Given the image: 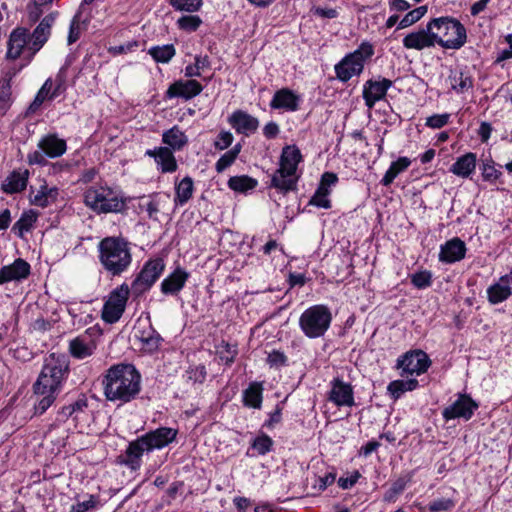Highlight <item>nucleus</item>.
<instances>
[{"label": "nucleus", "instance_id": "obj_30", "mask_svg": "<svg viewBox=\"0 0 512 512\" xmlns=\"http://www.w3.org/2000/svg\"><path fill=\"white\" fill-rule=\"evenodd\" d=\"M60 86L61 84H59L55 90L50 94V91L52 89V81L51 79H47L45 81V83L42 85V87L40 88V90L38 91V93L36 94L33 102L30 104L29 108H28V112L29 113H34L38 110V108L42 105V103L47 99V98H54L57 96L58 94V91L60 89Z\"/></svg>", "mask_w": 512, "mask_h": 512}, {"label": "nucleus", "instance_id": "obj_64", "mask_svg": "<svg viewBox=\"0 0 512 512\" xmlns=\"http://www.w3.org/2000/svg\"><path fill=\"white\" fill-rule=\"evenodd\" d=\"M137 46H138V44L135 41L128 42L126 44L110 47L109 52L112 53L113 55H120V54L127 53L129 51H132Z\"/></svg>", "mask_w": 512, "mask_h": 512}, {"label": "nucleus", "instance_id": "obj_23", "mask_svg": "<svg viewBox=\"0 0 512 512\" xmlns=\"http://www.w3.org/2000/svg\"><path fill=\"white\" fill-rule=\"evenodd\" d=\"M146 155L153 157L160 166L163 173L174 172L177 169V162L168 147H158L153 150H147Z\"/></svg>", "mask_w": 512, "mask_h": 512}, {"label": "nucleus", "instance_id": "obj_44", "mask_svg": "<svg viewBox=\"0 0 512 512\" xmlns=\"http://www.w3.org/2000/svg\"><path fill=\"white\" fill-rule=\"evenodd\" d=\"M170 4L179 11L196 12L202 6V0H170Z\"/></svg>", "mask_w": 512, "mask_h": 512}, {"label": "nucleus", "instance_id": "obj_46", "mask_svg": "<svg viewBox=\"0 0 512 512\" xmlns=\"http://www.w3.org/2000/svg\"><path fill=\"white\" fill-rule=\"evenodd\" d=\"M32 5L29 6V19L36 22L44 12V8L51 5L53 0H31Z\"/></svg>", "mask_w": 512, "mask_h": 512}, {"label": "nucleus", "instance_id": "obj_45", "mask_svg": "<svg viewBox=\"0 0 512 512\" xmlns=\"http://www.w3.org/2000/svg\"><path fill=\"white\" fill-rule=\"evenodd\" d=\"M454 507L455 501L450 498L434 499L428 505V509L431 512H446L452 510Z\"/></svg>", "mask_w": 512, "mask_h": 512}, {"label": "nucleus", "instance_id": "obj_63", "mask_svg": "<svg viewBox=\"0 0 512 512\" xmlns=\"http://www.w3.org/2000/svg\"><path fill=\"white\" fill-rule=\"evenodd\" d=\"M314 15L321 17V18H327V19H334L338 17L339 12L335 8H323V7H315L312 9Z\"/></svg>", "mask_w": 512, "mask_h": 512}, {"label": "nucleus", "instance_id": "obj_47", "mask_svg": "<svg viewBox=\"0 0 512 512\" xmlns=\"http://www.w3.org/2000/svg\"><path fill=\"white\" fill-rule=\"evenodd\" d=\"M302 161V155L300 150L295 145H290V191L294 190V183L292 181V177L296 173L297 164Z\"/></svg>", "mask_w": 512, "mask_h": 512}, {"label": "nucleus", "instance_id": "obj_11", "mask_svg": "<svg viewBox=\"0 0 512 512\" xmlns=\"http://www.w3.org/2000/svg\"><path fill=\"white\" fill-rule=\"evenodd\" d=\"M430 364L431 361L424 351L412 350L397 359L396 367L402 370L401 376L420 375L428 370Z\"/></svg>", "mask_w": 512, "mask_h": 512}, {"label": "nucleus", "instance_id": "obj_51", "mask_svg": "<svg viewBox=\"0 0 512 512\" xmlns=\"http://www.w3.org/2000/svg\"><path fill=\"white\" fill-rule=\"evenodd\" d=\"M338 181V177L333 172H325L321 176L320 184L317 190H320V193L330 194L329 187L335 185Z\"/></svg>", "mask_w": 512, "mask_h": 512}, {"label": "nucleus", "instance_id": "obj_12", "mask_svg": "<svg viewBox=\"0 0 512 512\" xmlns=\"http://www.w3.org/2000/svg\"><path fill=\"white\" fill-rule=\"evenodd\" d=\"M57 12H52L46 15L41 22L36 26L32 33H30L31 43L29 45V60L45 45L48 41L51 28L55 23Z\"/></svg>", "mask_w": 512, "mask_h": 512}, {"label": "nucleus", "instance_id": "obj_16", "mask_svg": "<svg viewBox=\"0 0 512 512\" xmlns=\"http://www.w3.org/2000/svg\"><path fill=\"white\" fill-rule=\"evenodd\" d=\"M328 399L338 407H351L355 404L353 387L340 378H334L331 381Z\"/></svg>", "mask_w": 512, "mask_h": 512}, {"label": "nucleus", "instance_id": "obj_41", "mask_svg": "<svg viewBox=\"0 0 512 512\" xmlns=\"http://www.w3.org/2000/svg\"><path fill=\"white\" fill-rule=\"evenodd\" d=\"M37 220L36 214L29 212L24 213L20 219L13 225L12 231H14L19 237H23L25 232H28L33 223Z\"/></svg>", "mask_w": 512, "mask_h": 512}, {"label": "nucleus", "instance_id": "obj_14", "mask_svg": "<svg viewBox=\"0 0 512 512\" xmlns=\"http://www.w3.org/2000/svg\"><path fill=\"white\" fill-rule=\"evenodd\" d=\"M30 43V32L27 28L17 27L13 29L7 42L6 58L16 60L25 51L29 55Z\"/></svg>", "mask_w": 512, "mask_h": 512}, {"label": "nucleus", "instance_id": "obj_6", "mask_svg": "<svg viewBox=\"0 0 512 512\" xmlns=\"http://www.w3.org/2000/svg\"><path fill=\"white\" fill-rule=\"evenodd\" d=\"M84 202L97 213L121 212L125 207L123 199L110 188H89L84 194Z\"/></svg>", "mask_w": 512, "mask_h": 512}, {"label": "nucleus", "instance_id": "obj_25", "mask_svg": "<svg viewBox=\"0 0 512 512\" xmlns=\"http://www.w3.org/2000/svg\"><path fill=\"white\" fill-rule=\"evenodd\" d=\"M38 147L50 158L62 156L67 149L65 140L58 138L55 134L44 136L39 141Z\"/></svg>", "mask_w": 512, "mask_h": 512}, {"label": "nucleus", "instance_id": "obj_54", "mask_svg": "<svg viewBox=\"0 0 512 512\" xmlns=\"http://www.w3.org/2000/svg\"><path fill=\"white\" fill-rule=\"evenodd\" d=\"M501 176V172L498 171L494 163L492 161L490 162H484L482 165V177L485 181H496Z\"/></svg>", "mask_w": 512, "mask_h": 512}, {"label": "nucleus", "instance_id": "obj_38", "mask_svg": "<svg viewBox=\"0 0 512 512\" xmlns=\"http://www.w3.org/2000/svg\"><path fill=\"white\" fill-rule=\"evenodd\" d=\"M175 48L172 44L151 47L148 53L156 62L167 63L175 55Z\"/></svg>", "mask_w": 512, "mask_h": 512}, {"label": "nucleus", "instance_id": "obj_59", "mask_svg": "<svg viewBox=\"0 0 512 512\" xmlns=\"http://www.w3.org/2000/svg\"><path fill=\"white\" fill-rule=\"evenodd\" d=\"M329 194L320 193V190H316L313 197L310 199L309 204L328 209L331 207V202L328 199Z\"/></svg>", "mask_w": 512, "mask_h": 512}, {"label": "nucleus", "instance_id": "obj_49", "mask_svg": "<svg viewBox=\"0 0 512 512\" xmlns=\"http://www.w3.org/2000/svg\"><path fill=\"white\" fill-rule=\"evenodd\" d=\"M16 72H9L0 80V101L8 102L11 97V81Z\"/></svg>", "mask_w": 512, "mask_h": 512}, {"label": "nucleus", "instance_id": "obj_53", "mask_svg": "<svg viewBox=\"0 0 512 512\" xmlns=\"http://www.w3.org/2000/svg\"><path fill=\"white\" fill-rule=\"evenodd\" d=\"M41 397L38 403L35 405V412L37 414H43L55 401L57 394L47 392L46 394H37Z\"/></svg>", "mask_w": 512, "mask_h": 512}, {"label": "nucleus", "instance_id": "obj_40", "mask_svg": "<svg viewBox=\"0 0 512 512\" xmlns=\"http://www.w3.org/2000/svg\"><path fill=\"white\" fill-rule=\"evenodd\" d=\"M139 339L142 342L143 349L147 352L156 351L162 341L160 334L153 329H150L148 332L143 331Z\"/></svg>", "mask_w": 512, "mask_h": 512}, {"label": "nucleus", "instance_id": "obj_20", "mask_svg": "<svg viewBox=\"0 0 512 512\" xmlns=\"http://www.w3.org/2000/svg\"><path fill=\"white\" fill-rule=\"evenodd\" d=\"M435 44L432 30H429L428 25L425 29L409 33L403 39V46L407 49L422 50Z\"/></svg>", "mask_w": 512, "mask_h": 512}, {"label": "nucleus", "instance_id": "obj_8", "mask_svg": "<svg viewBox=\"0 0 512 512\" xmlns=\"http://www.w3.org/2000/svg\"><path fill=\"white\" fill-rule=\"evenodd\" d=\"M67 372V365L64 362L55 360L47 361L34 384L35 394H58L64 375Z\"/></svg>", "mask_w": 512, "mask_h": 512}, {"label": "nucleus", "instance_id": "obj_22", "mask_svg": "<svg viewBox=\"0 0 512 512\" xmlns=\"http://www.w3.org/2000/svg\"><path fill=\"white\" fill-rule=\"evenodd\" d=\"M189 278V273L178 267L168 275L161 283V291L166 295H176L184 287Z\"/></svg>", "mask_w": 512, "mask_h": 512}, {"label": "nucleus", "instance_id": "obj_19", "mask_svg": "<svg viewBox=\"0 0 512 512\" xmlns=\"http://www.w3.org/2000/svg\"><path fill=\"white\" fill-rule=\"evenodd\" d=\"M203 90L202 85L193 79L186 81H176L167 90V96L182 97L184 99H191L199 95Z\"/></svg>", "mask_w": 512, "mask_h": 512}, {"label": "nucleus", "instance_id": "obj_36", "mask_svg": "<svg viewBox=\"0 0 512 512\" xmlns=\"http://www.w3.org/2000/svg\"><path fill=\"white\" fill-rule=\"evenodd\" d=\"M58 196L57 188H48L47 185H41L40 189L32 196L31 202L39 207H46L54 202Z\"/></svg>", "mask_w": 512, "mask_h": 512}, {"label": "nucleus", "instance_id": "obj_60", "mask_svg": "<svg viewBox=\"0 0 512 512\" xmlns=\"http://www.w3.org/2000/svg\"><path fill=\"white\" fill-rule=\"evenodd\" d=\"M233 135L229 131H221L214 145L218 150H224L232 144Z\"/></svg>", "mask_w": 512, "mask_h": 512}, {"label": "nucleus", "instance_id": "obj_4", "mask_svg": "<svg viewBox=\"0 0 512 512\" xmlns=\"http://www.w3.org/2000/svg\"><path fill=\"white\" fill-rule=\"evenodd\" d=\"M435 43L445 49H460L466 42L465 27L455 18L440 17L428 23Z\"/></svg>", "mask_w": 512, "mask_h": 512}, {"label": "nucleus", "instance_id": "obj_5", "mask_svg": "<svg viewBox=\"0 0 512 512\" xmlns=\"http://www.w3.org/2000/svg\"><path fill=\"white\" fill-rule=\"evenodd\" d=\"M332 321V314L325 305H314L306 309L300 317V327L309 338H318L325 334Z\"/></svg>", "mask_w": 512, "mask_h": 512}, {"label": "nucleus", "instance_id": "obj_57", "mask_svg": "<svg viewBox=\"0 0 512 512\" xmlns=\"http://www.w3.org/2000/svg\"><path fill=\"white\" fill-rule=\"evenodd\" d=\"M187 378L194 383H202L206 378V370L202 365L191 367L186 371Z\"/></svg>", "mask_w": 512, "mask_h": 512}, {"label": "nucleus", "instance_id": "obj_43", "mask_svg": "<svg viewBox=\"0 0 512 512\" xmlns=\"http://www.w3.org/2000/svg\"><path fill=\"white\" fill-rule=\"evenodd\" d=\"M241 146L239 144L235 145L232 149L225 152L219 160L216 162L215 168L218 173L223 172L226 168L231 166L236 160L238 154L240 153Z\"/></svg>", "mask_w": 512, "mask_h": 512}, {"label": "nucleus", "instance_id": "obj_17", "mask_svg": "<svg viewBox=\"0 0 512 512\" xmlns=\"http://www.w3.org/2000/svg\"><path fill=\"white\" fill-rule=\"evenodd\" d=\"M391 86L392 81L386 78L378 81L368 80L363 88V98L365 100V104L369 108H372L377 101L385 97L387 90Z\"/></svg>", "mask_w": 512, "mask_h": 512}, {"label": "nucleus", "instance_id": "obj_3", "mask_svg": "<svg viewBox=\"0 0 512 512\" xmlns=\"http://www.w3.org/2000/svg\"><path fill=\"white\" fill-rule=\"evenodd\" d=\"M99 260L112 276L122 274L132 261L128 242L117 237L104 238L99 243Z\"/></svg>", "mask_w": 512, "mask_h": 512}, {"label": "nucleus", "instance_id": "obj_1", "mask_svg": "<svg viewBox=\"0 0 512 512\" xmlns=\"http://www.w3.org/2000/svg\"><path fill=\"white\" fill-rule=\"evenodd\" d=\"M102 384L108 400L126 403L139 394L141 375L133 365L116 364L107 370Z\"/></svg>", "mask_w": 512, "mask_h": 512}, {"label": "nucleus", "instance_id": "obj_7", "mask_svg": "<svg viewBox=\"0 0 512 512\" xmlns=\"http://www.w3.org/2000/svg\"><path fill=\"white\" fill-rule=\"evenodd\" d=\"M373 47L369 43H362L354 52L346 55L339 63L335 65L337 78L342 82H347L353 76L362 73L365 61L373 55Z\"/></svg>", "mask_w": 512, "mask_h": 512}, {"label": "nucleus", "instance_id": "obj_15", "mask_svg": "<svg viewBox=\"0 0 512 512\" xmlns=\"http://www.w3.org/2000/svg\"><path fill=\"white\" fill-rule=\"evenodd\" d=\"M478 404L468 395H460L459 398L450 406L443 410V417L446 420L455 418H464L469 420Z\"/></svg>", "mask_w": 512, "mask_h": 512}, {"label": "nucleus", "instance_id": "obj_42", "mask_svg": "<svg viewBox=\"0 0 512 512\" xmlns=\"http://www.w3.org/2000/svg\"><path fill=\"white\" fill-rule=\"evenodd\" d=\"M428 11L426 5L419 6L411 11H409L399 22L397 29L407 28L414 23L418 22Z\"/></svg>", "mask_w": 512, "mask_h": 512}, {"label": "nucleus", "instance_id": "obj_39", "mask_svg": "<svg viewBox=\"0 0 512 512\" xmlns=\"http://www.w3.org/2000/svg\"><path fill=\"white\" fill-rule=\"evenodd\" d=\"M449 78L452 89L458 93H463L473 86L472 78L463 72H455Z\"/></svg>", "mask_w": 512, "mask_h": 512}, {"label": "nucleus", "instance_id": "obj_18", "mask_svg": "<svg viewBox=\"0 0 512 512\" xmlns=\"http://www.w3.org/2000/svg\"><path fill=\"white\" fill-rule=\"evenodd\" d=\"M29 273L30 265L25 260L18 258L11 265L3 266L0 269V285L25 279Z\"/></svg>", "mask_w": 512, "mask_h": 512}, {"label": "nucleus", "instance_id": "obj_58", "mask_svg": "<svg viewBox=\"0 0 512 512\" xmlns=\"http://www.w3.org/2000/svg\"><path fill=\"white\" fill-rule=\"evenodd\" d=\"M267 362L271 367H282L285 365L286 355L284 354V352L273 350L268 354Z\"/></svg>", "mask_w": 512, "mask_h": 512}, {"label": "nucleus", "instance_id": "obj_21", "mask_svg": "<svg viewBox=\"0 0 512 512\" xmlns=\"http://www.w3.org/2000/svg\"><path fill=\"white\" fill-rule=\"evenodd\" d=\"M466 246L459 238H453L441 246L439 260L445 263H454L465 257Z\"/></svg>", "mask_w": 512, "mask_h": 512}, {"label": "nucleus", "instance_id": "obj_62", "mask_svg": "<svg viewBox=\"0 0 512 512\" xmlns=\"http://www.w3.org/2000/svg\"><path fill=\"white\" fill-rule=\"evenodd\" d=\"M272 440L268 436H261L255 439L253 447L260 453L265 454L270 450Z\"/></svg>", "mask_w": 512, "mask_h": 512}, {"label": "nucleus", "instance_id": "obj_32", "mask_svg": "<svg viewBox=\"0 0 512 512\" xmlns=\"http://www.w3.org/2000/svg\"><path fill=\"white\" fill-rule=\"evenodd\" d=\"M410 164L411 161L407 157H399L396 161L392 162L381 180L382 185H390L398 176V174L405 171L410 166Z\"/></svg>", "mask_w": 512, "mask_h": 512}, {"label": "nucleus", "instance_id": "obj_31", "mask_svg": "<svg viewBox=\"0 0 512 512\" xmlns=\"http://www.w3.org/2000/svg\"><path fill=\"white\" fill-rule=\"evenodd\" d=\"M512 295V287L504 284L500 280L488 287L487 297L491 304H498Z\"/></svg>", "mask_w": 512, "mask_h": 512}, {"label": "nucleus", "instance_id": "obj_10", "mask_svg": "<svg viewBox=\"0 0 512 512\" xmlns=\"http://www.w3.org/2000/svg\"><path fill=\"white\" fill-rule=\"evenodd\" d=\"M164 268L165 264L160 258L146 262L131 285L133 292L139 295L150 289L160 277Z\"/></svg>", "mask_w": 512, "mask_h": 512}, {"label": "nucleus", "instance_id": "obj_29", "mask_svg": "<svg viewBox=\"0 0 512 512\" xmlns=\"http://www.w3.org/2000/svg\"><path fill=\"white\" fill-rule=\"evenodd\" d=\"M162 141L170 149L181 150L187 144L188 138L178 126H174L163 133Z\"/></svg>", "mask_w": 512, "mask_h": 512}, {"label": "nucleus", "instance_id": "obj_35", "mask_svg": "<svg viewBox=\"0 0 512 512\" xmlns=\"http://www.w3.org/2000/svg\"><path fill=\"white\" fill-rule=\"evenodd\" d=\"M263 386L259 382L251 383L243 393L244 404L252 408H260Z\"/></svg>", "mask_w": 512, "mask_h": 512}, {"label": "nucleus", "instance_id": "obj_33", "mask_svg": "<svg viewBox=\"0 0 512 512\" xmlns=\"http://www.w3.org/2000/svg\"><path fill=\"white\" fill-rule=\"evenodd\" d=\"M258 182L248 175L233 176L228 180V187L238 193H246L256 188Z\"/></svg>", "mask_w": 512, "mask_h": 512}, {"label": "nucleus", "instance_id": "obj_56", "mask_svg": "<svg viewBox=\"0 0 512 512\" xmlns=\"http://www.w3.org/2000/svg\"><path fill=\"white\" fill-rule=\"evenodd\" d=\"M336 478V474L333 472L326 473L323 476H319L315 480V484L313 486L318 492L324 491L329 485L333 484Z\"/></svg>", "mask_w": 512, "mask_h": 512}, {"label": "nucleus", "instance_id": "obj_27", "mask_svg": "<svg viewBox=\"0 0 512 512\" xmlns=\"http://www.w3.org/2000/svg\"><path fill=\"white\" fill-rule=\"evenodd\" d=\"M476 168V154L468 152L459 157L450 167V171L459 177H469Z\"/></svg>", "mask_w": 512, "mask_h": 512}, {"label": "nucleus", "instance_id": "obj_13", "mask_svg": "<svg viewBox=\"0 0 512 512\" xmlns=\"http://www.w3.org/2000/svg\"><path fill=\"white\" fill-rule=\"evenodd\" d=\"M270 187L275 190L271 197L277 202L288 192V145L282 148L280 166L271 177Z\"/></svg>", "mask_w": 512, "mask_h": 512}, {"label": "nucleus", "instance_id": "obj_28", "mask_svg": "<svg viewBox=\"0 0 512 512\" xmlns=\"http://www.w3.org/2000/svg\"><path fill=\"white\" fill-rule=\"evenodd\" d=\"M28 171L13 172L2 183V189L8 194L18 193L24 190L27 186Z\"/></svg>", "mask_w": 512, "mask_h": 512}, {"label": "nucleus", "instance_id": "obj_26", "mask_svg": "<svg viewBox=\"0 0 512 512\" xmlns=\"http://www.w3.org/2000/svg\"><path fill=\"white\" fill-rule=\"evenodd\" d=\"M96 349L94 341L87 337H76L69 343V352L76 359L91 356Z\"/></svg>", "mask_w": 512, "mask_h": 512}, {"label": "nucleus", "instance_id": "obj_9", "mask_svg": "<svg viewBox=\"0 0 512 512\" xmlns=\"http://www.w3.org/2000/svg\"><path fill=\"white\" fill-rule=\"evenodd\" d=\"M129 294V286L125 283L110 292L101 312L104 322L113 324L121 318L125 311Z\"/></svg>", "mask_w": 512, "mask_h": 512}, {"label": "nucleus", "instance_id": "obj_48", "mask_svg": "<svg viewBox=\"0 0 512 512\" xmlns=\"http://www.w3.org/2000/svg\"><path fill=\"white\" fill-rule=\"evenodd\" d=\"M412 284L418 289H425L432 283V274L429 271H420L411 276Z\"/></svg>", "mask_w": 512, "mask_h": 512}, {"label": "nucleus", "instance_id": "obj_37", "mask_svg": "<svg viewBox=\"0 0 512 512\" xmlns=\"http://www.w3.org/2000/svg\"><path fill=\"white\" fill-rule=\"evenodd\" d=\"M418 386V380H395L389 383L387 390L390 395L396 400L400 398L405 392L413 391Z\"/></svg>", "mask_w": 512, "mask_h": 512}, {"label": "nucleus", "instance_id": "obj_2", "mask_svg": "<svg viewBox=\"0 0 512 512\" xmlns=\"http://www.w3.org/2000/svg\"><path fill=\"white\" fill-rule=\"evenodd\" d=\"M177 430L169 427H160L150 431L135 441H132L126 450L125 464L136 470L141 465V456L145 452L161 449L175 440Z\"/></svg>", "mask_w": 512, "mask_h": 512}, {"label": "nucleus", "instance_id": "obj_61", "mask_svg": "<svg viewBox=\"0 0 512 512\" xmlns=\"http://www.w3.org/2000/svg\"><path fill=\"white\" fill-rule=\"evenodd\" d=\"M87 406L86 400L80 399L62 408L61 414L68 418L77 411H82Z\"/></svg>", "mask_w": 512, "mask_h": 512}, {"label": "nucleus", "instance_id": "obj_50", "mask_svg": "<svg viewBox=\"0 0 512 512\" xmlns=\"http://www.w3.org/2000/svg\"><path fill=\"white\" fill-rule=\"evenodd\" d=\"M201 22L202 21L199 18V16H195V15L183 16V17L179 18L177 21L179 28L186 30V31L197 30L198 27L200 26Z\"/></svg>", "mask_w": 512, "mask_h": 512}, {"label": "nucleus", "instance_id": "obj_52", "mask_svg": "<svg viewBox=\"0 0 512 512\" xmlns=\"http://www.w3.org/2000/svg\"><path fill=\"white\" fill-rule=\"evenodd\" d=\"M270 107L272 109L288 108V88H282L275 93Z\"/></svg>", "mask_w": 512, "mask_h": 512}, {"label": "nucleus", "instance_id": "obj_55", "mask_svg": "<svg viewBox=\"0 0 512 512\" xmlns=\"http://www.w3.org/2000/svg\"><path fill=\"white\" fill-rule=\"evenodd\" d=\"M449 118L450 115L447 113L432 115L426 119V126L433 129H440L449 122Z\"/></svg>", "mask_w": 512, "mask_h": 512}, {"label": "nucleus", "instance_id": "obj_34", "mask_svg": "<svg viewBox=\"0 0 512 512\" xmlns=\"http://www.w3.org/2000/svg\"><path fill=\"white\" fill-rule=\"evenodd\" d=\"M174 202L176 205H184L192 197L194 186L191 177H184L176 185Z\"/></svg>", "mask_w": 512, "mask_h": 512}, {"label": "nucleus", "instance_id": "obj_24", "mask_svg": "<svg viewBox=\"0 0 512 512\" xmlns=\"http://www.w3.org/2000/svg\"><path fill=\"white\" fill-rule=\"evenodd\" d=\"M229 122L238 133L247 135L255 132L259 125V121L255 117L243 111L234 112L230 116Z\"/></svg>", "mask_w": 512, "mask_h": 512}]
</instances>
